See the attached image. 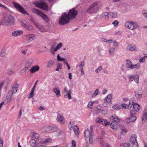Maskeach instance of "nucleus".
<instances>
[{
  "label": "nucleus",
  "instance_id": "nucleus-1",
  "mask_svg": "<svg viewBox=\"0 0 147 147\" xmlns=\"http://www.w3.org/2000/svg\"><path fill=\"white\" fill-rule=\"evenodd\" d=\"M14 18L13 16L11 15H8L5 16L0 23L1 25H13L14 23Z\"/></svg>",
  "mask_w": 147,
  "mask_h": 147
},
{
  "label": "nucleus",
  "instance_id": "nucleus-2",
  "mask_svg": "<svg viewBox=\"0 0 147 147\" xmlns=\"http://www.w3.org/2000/svg\"><path fill=\"white\" fill-rule=\"evenodd\" d=\"M70 20V19L67 16V14L66 13H64L59 18V24L63 25L69 23Z\"/></svg>",
  "mask_w": 147,
  "mask_h": 147
},
{
  "label": "nucleus",
  "instance_id": "nucleus-3",
  "mask_svg": "<svg viewBox=\"0 0 147 147\" xmlns=\"http://www.w3.org/2000/svg\"><path fill=\"white\" fill-rule=\"evenodd\" d=\"M137 136L135 134L132 135L131 136L129 142L130 147H139L137 141Z\"/></svg>",
  "mask_w": 147,
  "mask_h": 147
},
{
  "label": "nucleus",
  "instance_id": "nucleus-4",
  "mask_svg": "<svg viewBox=\"0 0 147 147\" xmlns=\"http://www.w3.org/2000/svg\"><path fill=\"white\" fill-rule=\"evenodd\" d=\"M136 113L135 111L133 110H131L130 112V117L126 119L125 121L127 123H129L135 121L136 119Z\"/></svg>",
  "mask_w": 147,
  "mask_h": 147
},
{
  "label": "nucleus",
  "instance_id": "nucleus-5",
  "mask_svg": "<svg viewBox=\"0 0 147 147\" xmlns=\"http://www.w3.org/2000/svg\"><path fill=\"white\" fill-rule=\"evenodd\" d=\"M111 117L113 121L111 123L110 126L113 129H115L117 128L116 123L119 122L120 121V120L118 117L115 115L112 116Z\"/></svg>",
  "mask_w": 147,
  "mask_h": 147
},
{
  "label": "nucleus",
  "instance_id": "nucleus-6",
  "mask_svg": "<svg viewBox=\"0 0 147 147\" xmlns=\"http://www.w3.org/2000/svg\"><path fill=\"white\" fill-rule=\"evenodd\" d=\"M97 5V2L93 3L87 9V12L89 13H92L96 12L98 9V7L96 6Z\"/></svg>",
  "mask_w": 147,
  "mask_h": 147
},
{
  "label": "nucleus",
  "instance_id": "nucleus-7",
  "mask_svg": "<svg viewBox=\"0 0 147 147\" xmlns=\"http://www.w3.org/2000/svg\"><path fill=\"white\" fill-rule=\"evenodd\" d=\"M125 26L129 29L134 30L138 27V24L136 22L128 21L125 23Z\"/></svg>",
  "mask_w": 147,
  "mask_h": 147
},
{
  "label": "nucleus",
  "instance_id": "nucleus-8",
  "mask_svg": "<svg viewBox=\"0 0 147 147\" xmlns=\"http://www.w3.org/2000/svg\"><path fill=\"white\" fill-rule=\"evenodd\" d=\"M78 13V11L76 10L75 8H73L69 10L67 16L70 20H73L75 18Z\"/></svg>",
  "mask_w": 147,
  "mask_h": 147
},
{
  "label": "nucleus",
  "instance_id": "nucleus-9",
  "mask_svg": "<svg viewBox=\"0 0 147 147\" xmlns=\"http://www.w3.org/2000/svg\"><path fill=\"white\" fill-rule=\"evenodd\" d=\"M20 23L22 26L28 30H32L33 29L32 26L24 19L21 20Z\"/></svg>",
  "mask_w": 147,
  "mask_h": 147
},
{
  "label": "nucleus",
  "instance_id": "nucleus-10",
  "mask_svg": "<svg viewBox=\"0 0 147 147\" xmlns=\"http://www.w3.org/2000/svg\"><path fill=\"white\" fill-rule=\"evenodd\" d=\"M13 4L15 7L20 12L24 14H28L26 11L19 4L13 2Z\"/></svg>",
  "mask_w": 147,
  "mask_h": 147
},
{
  "label": "nucleus",
  "instance_id": "nucleus-11",
  "mask_svg": "<svg viewBox=\"0 0 147 147\" xmlns=\"http://www.w3.org/2000/svg\"><path fill=\"white\" fill-rule=\"evenodd\" d=\"M34 4L36 7L46 10V3L45 2H43L42 1H41L39 2H34Z\"/></svg>",
  "mask_w": 147,
  "mask_h": 147
},
{
  "label": "nucleus",
  "instance_id": "nucleus-12",
  "mask_svg": "<svg viewBox=\"0 0 147 147\" xmlns=\"http://www.w3.org/2000/svg\"><path fill=\"white\" fill-rule=\"evenodd\" d=\"M32 10V12L37 14L38 15L43 18L45 20H46V15L42 12H41L39 10L36 8H33Z\"/></svg>",
  "mask_w": 147,
  "mask_h": 147
},
{
  "label": "nucleus",
  "instance_id": "nucleus-13",
  "mask_svg": "<svg viewBox=\"0 0 147 147\" xmlns=\"http://www.w3.org/2000/svg\"><path fill=\"white\" fill-rule=\"evenodd\" d=\"M35 37V35L32 34L26 35L25 36V39L28 42H30L33 40Z\"/></svg>",
  "mask_w": 147,
  "mask_h": 147
},
{
  "label": "nucleus",
  "instance_id": "nucleus-14",
  "mask_svg": "<svg viewBox=\"0 0 147 147\" xmlns=\"http://www.w3.org/2000/svg\"><path fill=\"white\" fill-rule=\"evenodd\" d=\"M67 88L66 87L64 89V91L67 94L65 95L64 96V98H68L69 99H70L71 98V90H69L68 92H67Z\"/></svg>",
  "mask_w": 147,
  "mask_h": 147
},
{
  "label": "nucleus",
  "instance_id": "nucleus-15",
  "mask_svg": "<svg viewBox=\"0 0 147 147\" xmlns=\"http://www.w3.org/2000/svg\"><path fill=\"white\" fill-rule=\"evenodd\" d=\"M57 119L58 121L62 124H64L65 121L62 114H58L57 115Z\"/></svg>",
  "mask_w": 147,
  "mask_h": 147
},
{
  "label": "nucleus",
  "instance_id": "nucleus-16",
  "mask_svg": "<svg viewBox=\"0 0 147 147\" xmlns=\"http://www.w3.org/2000/svg\"><path fill=\"white\" fill-rule=\"evenodd\" d=\"M40 67L38 65H35L32 66L29 71L31 73H34L38 71Z\"/></svg>",
  "mask_w": 147,
  "mask_h": 147
},
{
  "label": "nucleus",
  "instance_id": "nucleus-17",
  "mask_svg": "<svg viewBox=\"0 0 147 147\" xmlns=\"http://www.w3.org/2000/svg\"><path fill=\"white\" fill-rule=\"evenodd\" d=\"M102 107L98 105L96 106L94 113L95 115H97L100 113L101 110L102 109Z\"/></svg>",
  "mask_w": 147,
  "mask_h": 147
},
{
  "label": "nucleus",
  "instance_id": "nucleus-18",
  "mask_svg": "<svg viewBox=\"0 0 147 147\" xmlns=\"http://www.w3.org/2000/svg\"><path fill=\"white\" fill-rule=\"evenodd\" d=\"M23 31L22 30H18L15 31L12 33V35L13 36H16L20 35L23 34Z\"/></svg>",
  "mask_w": 147,
  "mask_h": 147
},
{
  "label": "nucleus",
  "instance_id": "nucleus-19",
  "mask_svg": "<svg viewBox=\"0 0 147 147\" xmlns=\"http://www.w3.org/2000/svg\"><path fill=\"white\" fill-rule=\"evenodd\" d=\"M112 97V95L109 94L105 98L104 100V102L105 103H110L111 102V99Z\"/></svg>",
  "mask_w": 147,
  "mask_h": 147
},
{
  "label": "nucleus",
  "instance_id": "nucleus-20",
  "mask_svg": "<svg viewBox=\"0 0 147 147\" xmlns=\"http://www.w3.org/2000/svg\"><path fill=\"white\" fill-rule=\"evenodd\" d=\"M32 62L33 61L32 59H29L26 62L25 66L29 69L32 65Z\"/></svg>",
  "mask_w": 147,
  "mask_h": 147
},
{
  "label": "nucleus",
  "instance_id": "nucleus-21",
  "mask_svg": "<svg viewBox=\"0 0 147 147\" xmlns=\"http://www.w3.org/2000/svg\"><path fill=\"white\" fill-rule=\"evenodd\" d=\"M92 135H94V133H92L91 134V131L88 129L84 131V135L86 137H89V136Z\"/></svg>",
  "mask_w": 147,
  "mask_h": 147
},
{
  "label": "nucleus",
  "instance_id": "nucleus-22",
  "mask_svg": "<svg viewBox=\"0 0 147 147\" xmlns=\"http://www.w3.org/2000/svg\"><path fill=\"white\" fill-rule=\"evenodd\" d=\"M53 91L57 96H61L59 88H54L53 89Z\"/></svg>",
  "mask_w": 147,
  "mask_h": 147
},
{
  "label": "nucleus",
  "instance_id": "nucleus-23",
  "mask_svg": "<svg viewBox=\"0 0 147 147\" xmlns=\"http://www.w3.org/2000/svg\"><path fill=\"white\" fill-rule=\"evenodd\" d=\"M12 98V96H11V95H8L6 96V98L4 101L5 103V105L11 101Z\"/></svg>",
  "mask_w": 147,
  "mask_h": 147
},
{
  "label": "nucleus",
  "instance_id": "nucleus-24",
  "mask_svg": "<svg viewBox=\"0 0 147 147\" xmlns=\"http://www.w3.org/2000/svg\"><path fill=\"white\" fill-rule=\"evenodd\" d=\"M134 110L136 111H138L140 109V107L138 104L135 103L133 106Z\"/></svg>",
  "mask_w": 147,
  "mask_h": 147
},
{
  "label": "nucleus",
  "instance_id": "nucleus-25",
  "mask_svg": "<svg viewBox=\"0 0 147 147\" xmlns=\"http://www.w3.org/2000/svg\"><path fill=\"white\" fill-rule=\"evenodd\" d=\"M126 61L127 62L126 64V67L127 68H131V66L132 65L131 61L127 59H126Z\"/></svg>",
  "mask_w": 147,
  "mask_h": 147
},
{
  "label": "nucleus",
  "instance_id": "nucleus-26",
  "mask_svg": "<svg viewBox=\"0 0 147 147\" xmlns=\"http://www.w3.org/2000/svg\"><path fill=\"white\" fill-rule=\"evenodd\" d=\"M18 85L16 84L14 86L12 87L11 90L13 92V93H16L18 89Z\"/></svg>",
  "mask_w": 147,
  "mask_h": 147
},
{
  "label": "nucleus",
  "instance_id": "nucleus-27",
  "mask_svg": "<svg viewBox=\"0 0 147 147\" xmlns=\"http://www.w3.org/2000/svg\"><path fill=\"white\" fill-rule=\"evenodd\" d=\"M109 13L110 15L112 16V18H115L118 16L117 13L116 12H111Z\"/></svg>",
  "mask_w": 147,
  "mask_h": 147
},
{
  "label": "nucleus",
  "instance_id": "nucleus-28",
  "mask_svg": "<svg viewBox=\"0 0 147 147\" xmlns=\"http://www.w3.org/2000/svg\"><path fill=\"white\" fill-rule=\"evenodd\" d=\"M31 137L33 138L37 139L39 138V135L37 133H32Z\"/></svg>",
  "mask_w": 147,
  "mask_h": 147
},
{
  "label": "nucleus",
  "instance_id": "nucleus-29",
  "mask_svg": "<svg viewBox=\"0 0 147 147\" xmlns=\"http://www.w3.org/2000/svg\"><path fill=\"white\" fill-rule=\"evenodd\" d=\"M73 130L75 134H79V129L78 127L76 125H74L73 127Z\"/></svg>",
  "mask_w": 147,
  "mask_h": 147
},
{
  "label": "nucleus",
  "instance_id": "nucleus-30",
  "mask_svg": "<svg viewBox=\"0 0 147 147\" xmlns=\"http://www.w3.org/2000/svg\"><path fill=\"white\" fill-rule=\"evenodd\" d=\"M102 15L103 18L108 19L109 18L110 13H109L108 12H105L102 13Z\"/></svg>",
  "mask_w": 147,
  "mask_h": 147
},
{
  "label": "nucleus",
  "instance_id": "nucleus-31",
  "mask_svg": "<svg viewBox=\"0 0 147 147\" xmlns=\"http://www.w3.org/2000/svg\"><path fill=\"white\" fill-rule=\"evenodd\" d=\"M129 48L128 49L129 50L131 51H134L136 49V47L134 45H128Z\"/></svg>",
  "mask_w": 147,
  "mask_h": 147
},
{
  "label": "nucleus",
  "instance_id": "nucleus-32",
  "mask_svg": "<svg viewBox=\"0 0 147 147\" xmlns=\"http://www.w3.org/2000/svg\"><path fill=\"white\" fill-rule=\"evenodd\" d=\"M130 69H138L140 68V65L139 64L135 65H132Z\"/></svg>",
  "mask_w": 147,
  "mask_h": 147
},
{
  "label": "nucleus",
  "instance_id": "nucleus-33",
  "mask_svg": "<svg viewBox=\"0 0 147 147\" xmlns=\"http://www.w3.org/2000/svg\"><path fill=\"white\" fill-rule=\"evenodd\" d=\"M99 94V90L98 89H97L95 90L93 94L92 95V98H93L95 97L97 95Z\"/></svg>",
  "mask_w": 147,
  "mask_h": 147
},
{
  "label": "nucleus",
  "instance_id": "nucleus-34",
  "mask_svg": "<svg viewBox=\"0 0 147 147\" xmlns=\"http://www.w3.org/2000/svg\"><path fill=\"white\" fill-rule=\"evenodd\" d=\"M101 123H102L103 125H104L105 126H106L108 125H109L110 123L107 122L106 120L102 119V120Z\"/></svg>",
  "mask_w": 147,
  "mask_h": 147
},
{
  "label": "nucleus",
  "instance_id": "nucleus-35",
  "mask_svg": "<svg viewBox=\"0 0 147 147\" xmlns=\"http://www.w3.org/2000/svg\"><path fill=\"white\" fill-rule=\"evenodd\" d=\"M112 108L115 110H118L121 109V106L118 105H116L112 106Z\"/></svg>",
  "mask_w": 147,
  "mask_h": 147
},
{
  "label": "nucleus",
  "instance_id": "nucleus-36",
  "mask_svg": "<svg viewBox=\"0 0 147 147\" xmlns=\"http://www.w3.org/2000/svg\"><path fill=\"white\" fill-rule=\"evenodd\" d=\"M135 96L137 98H140L142 97V95L141 93H139L138 92H135Z\"/></svg>",
  "mask_w": 147,
  "mask_h": 147
},
{
  "label": "nucleus",
  "instance_id": "nucleus-37",
  "mask_svg": "<svg viewBox=\"0 0 147 147\" xmlns=\"http://www.w3.org/2000/svg\"><path fill=\"white\" fill-rule=\"evenodd\" d=\"M28 69V68L25 66L21 70L20 73L21 74H25L26 73L28 72L27 71Z\"/></svg>",
  "mask_w": 147,
  "mask_h": 147
},
{
  "label": "nucleus",
  "instance_id": "nucleus-38",
  "mask_svg": "<svg viewBox=\"0 0 147 147\" xmlns=\"http://www.w3.org/2000/svg\"><path fill=\"white\" fill-rule=\"evenodd\" d=\"M62 45L63 44L61 42L59 43L55 48V51H57L58 49H59L61 47H62Z\"/></svg>",
  "mask_w": 147,
  "mask_h": 147
},
{
  "label": "nucleus",
  "instance_id": "nucleus-39",
  "mask_svg": "<svg viewBox=\"0 0 147 147\" xmlns=\"http://www.w3.org/2000/svg\"><path fill=\"white\" fill-rule=\"evenodd\" d=\"M147 57V56H144L141 57L139 59V62L140 63H143L145 61V58Z\"/></svg>",
  "mask_w": 147,
  "mask_h": 147
},
{
  "label": "nucleus",
  "instance_id": "nucleus-40",
  "mask_svg": "<svg viewBox=\"0 0 147 147\" xmlns=\"http://www.w3.org/2000/svg\"><path fill=\"white\" fill-rule=\"evenodd\" d=\"M143 117L142 118V121H143L144 119L145 120L147 121V113L144 112L143 114Z\"/></svg>",
  "mask_w": 147,
  "mask_h": 147
},
{
  "label": "nucleus",
  "instance_id": "nucleus-41",
  "mask_svg": "<svg viewBox=\"0 0 147 147\" xmlns=\"http://www.w3.org/2000/svg\"><path fill=\"white\" fill-rule=\"evenodd\" d=\"M107 113V110L106 108H104L102 107V109L101 110V113L103 115L106 114Z\"/></svg>",
  "mask_w": 147,
  "mask_h": 147
},
{
  "label": "nucleus",
  "instance_id": "nucleus-42",
  "mask_svg": "<svg viewBox=\"0 0 147 147\" xmlns=\"http://www.w3.org/2000/svg\"><path fill=\"white\" fill-rule=\"evenodd\" d=\"M54 63V62L53 61H49L48 62V67H51L53 65Z\"/></svg>",
  "mask_w": 147,
  "mask_h": 147
},
{
  "label": "nucleus",
  "instance_id": "nucleus-43",
  "mask_svg": "<svg viewBox=\"0 0 147 147\" xmlns=\"http://www.w3.org/2000/svg\"><path fill=\"white\" fill-rule=\"evenodd\" d=\"M134 80L135 82L137 83H138L139 76L138 75H136L135 76H134Z\"/></svg>",
  "mask_w": 147,
  "mask_h": 147
},
{
  "label": "nucleus",
  "instance_id": "nucleus-44",
  "mask_svg": "<svg viewBox=\"0 0 147 147\" xmlns=\"http://www.w3.org/2000/svg\"><path fill=\"white\" fill-rule=\"evenodd\" d=\"M102 69V66H100L98 68L96 69L95 70V72L96 73H99L100 72L101 70Z\"/></svg>",
  "mask_w": 147,
  "mask_h": 147
},
{
  "label": "nucleus",
  "instance_id": "nucleus-45",
  "mask_svg": "<svg viewBox=\"0 0 147 147\" xmlns=\"http://www.w3.org/2000/svg\"><path fill=\"white\" fill-rule=\"evenodd\" d=\"M94 135H91L89 137V142L90 144H92V143L93 141V137Z\"/></svg>",
  "mask_w": 147,
  "mask_h": 147
},
{
  "label": "nucleus",
  "instance_id": "nucleus-46",
  "mask_svg": "<svg viewBox=\"0 0 147 147\" xmlns=\"http://www.w3.org/2000/svg\"><path fill=\"white\" fill-rule=\"evenodd\" d=\"M57 61H65V59L61 57L59 54H58L57 55Z\"/></svg>",
  "mask_w": 147,
  "mask_h": 147
},
{
  "label": "nucleus",
  "instance_id": "nucleus-47",
  "mask_svg": "<svg viewBox=\"0 0 147 147\" xmlns=\"http://www.w3.org/2000/svg\"><path fill=\"white\" fill-rule=\"evenodd\" d=\"M115 49L114 48H111L109 50V53L110 55L113 54V53L115 52Z\"/></svg>",
  "mask_w": 147,
  "mask_h": 147
},
{
  "label": "nucleus",
  "instance_id": "nucleus-48",
  "mask_svg": "<svg viewBox=\"0 0 147 147\" xmlns=\"http://www.w3.org/2000/svg\"><path fill=\"white\" fill-rule=\"evenodd\" d=\"M54 127H53L50 126H47V132L52 131Z\"/></svg>",
  "mask_w": 147,
  "mask_h": 147
},
{
  "label": "nucleus",
  "instance_id": "nucleus-49",
  "mask_svg": "<svg viewBox=\"0 0 147 147\" xmlns=\"http://www.w3.org/2000/svg\"><path fill=\"white\" fill-rule=\"evenodd\" d=\"M30 142L32 146H35L36 144V141L34 139H32Z\"/></svg>",
  "mask_w": 147,
  "mask_h": 147
},
{
  "label": "nucleus",
  "instance_id": "nucleus-50",
  "mask_svg": "<svg viewBox=\"0 0 147 147\" xmlns=\"http://www.w3.org/2000/svg\"><path fill=\"white\" fill-rule=\"evenodd\" d=\"M61 65H62L60 63H59L58 64L57 67L56 69H55L56 71H59V69H61Z\"/></svg>",
  "mask_w": 147,
  "mask_h": 147
},
{
  "label": "nucleus",
  "instance_id": "nucleus-51",
  "mask_svg": "<svg viewBox=\"0 0 147 147\" xmlns=\"http://www.w3.org/2000/svg\"><path fill=\"white\" fill-rule=\"evenodd\" d=\"M127 132V130L126 129L124 128V129H123L121 132V134L123 135H125V133Z\"/></svg>",
  "mask_w": 147,
  "mask_h": 147
},
{
  "label": "nucleus",
  "instance_id": "nucleus-52",
  "mask_svg": "<svg viewBox=\"0 0 147 147\" xmlns=\"http://www.w3.org/2000/svg\"><path fill=\"white\" fill-rule=\"evenodd\" d=\"M120 106H121V109H126L127 107L128 106L127 105L125 104H122L121 105H120Z\"/></svg>",
  "mask_w": 147,
  "mask_h": 147
},
{
  "label": "nucleus",
  "instance_id": "nucleus-53",
  "mask_svg": "<svg viewBox=\"0 0 147 147\" xmlns=\"http://www.w3.org/2000/svg\"><path fill=\"white\" fill-rule=\"evenodd\" d=\"M94 102H89L88 105V107L90 108H92Z\"/></svg>",
  "mask_w": 147,
  "mask_h": 147
},
{
  "label": "nucleus",
  "instance_id": "nucleus-54",
  "mask_svg": "<svg viewBox=\"0 0 147 147\" xmlns=\"http://www.w3.org/2000/svg\"><path fill=\"white\" fill-rule=\"evenodd\" d=\"M68 127L70 130H71L73 127V124H72L71 121L69 122V124L68 125Z\"/></svg>",
  "mask_w": 147,
  "mask_h": 147
},
{
  "label": "nucleus",
  "instance_id": "nucleus-55",
  "mask_svg": "<svg viewBox=\"0 0 147 147\" xmlns=\"http://www.w3.org/2000/svg\"><path fill=\"white\" fill-rule=\"evenodd\" d=\"M5 53L4 50H1L0 53V56L1 57H4L5 56Z\"/></svg>",
  "mask_w": 147,
  "mask_h": 147
},
{
  "label": "nucleus",
  "instance_id": "nucleus-56",
  "mask_svg": "<svg viewBox=\"0 0 147 147\" xmlns=\"http://www.w3.org/2000/svg\"><path fill=\"white\" fill-rule=\"evenodd\" d=\"M102 119H100L99 117L97 118L96 119V122L98 123H101Z\"/></svg>",
  "mask_w": 147,
  "mask_h": 147
},
{
  "label": "nucleus",
  "instance_id": "nucleus-57",
  "mask_svg": "<svg viewBox=\"0 0 147 147\" xmlns=\"http://www.w3.org/2000/svg\"><path fill=\"white\" fill-rule=\"evenodd\" d=\"M52 142V139L50 138H47V143H51Z\"/></svg>",
  "mask_w": 147,
  "mask_h": 147
},
{
  "label": "nucleus",
  "instance_id": "nucleus-58",
  "mask_svg": "<svg viewBox=\"0 0 147 147\" xmlns=\"http://www.w3.org/2000/svg\"><path fill=\"white\" fill-rule=\"evenodd\" d=\"M55 48L53 49H50V52L51 53V54L53 55H54L55 54V52H56L57 51H55Z\"/></svg>",
  "mask_w": 147,
  "mask_h": 147
},
{
  "label": "nucleus",
  "instance_id": "nucleus-59",
  "mask_svg": "<svg viewBox=\"0 0 147 147\" xmlns=\"http://www.w3.org/2000/svg\"><path fill=\"white\" fill-rule=\"evenodd\" d=\"M34 90H31V92L30 94H29L28 98H31L34 95Z\"/></svg>",
  "mask_w": 147,
  "mask_h": 147
},
{
  "label": "nucleus",
  "instance_id": "nucleus-60",
  "mask_svg": "<svg viewBox=\"0 0 147 147\" xmlns=\"http://www.w3.org/2000/svg\"><path fill=\"white\" fill-rule=\"evenodd\" d=\"M72 146L71 147H76V142L74 140H72Z\"/></svg>",
  "mask_w": 147,
  "mask_h": 147
},
{
  "label": "nucleus",
  "instance_id": "nucleus-61",
  "mask_svg": "<svg viewBox=\"0 0 147 147\" xmlns=\"http://www.w3.org/2000/svg\"><path fill=\"white\" fill-rule=\"evenodd\" d=\"M8 93L9 94V95H11V96H12V95L14 93H13V91L11 90H9Z\"/></svg>",
  "mask_w": 147,
  "mask_h": 147
},
{
  "label": "nucleus",
  "instance_id": "nucleus-62",
  "mask_svg": "<svg viewBox=\"0 0 147 147\" xmlns=\"http://www.w3.org/2000/svg\"><path fill=\"white\" fill-rule=\"evenodd\" d=\"M122 147H129V145H128L127 143H124L122 144Z\"/></svg>",
  "mask_w": 147,
  "mask_h": 147
},
{
  "label": "nucleus",
  "instance_id": "nucleus-63",
  "mask_svg": "<svg viewBox=\"0 0 147 147\" xmlns=\"http://www.w3.org/2000/svg\"><path fill=\"white\" fill-rule=\"evenodd\" d=\"M40 31L42 32H44L46 31V30L43 26H41L40 28Z\"/></svg>",
  "mask_w": 147,
  "mask_h": 147
},
{
  "label": "nucleus",
  "instance_id": "nucleus-64",
  "mask_svg": "<svg viewBox=\"0 0 147 147\" xmlns=\"http://www.w3.org/2000/svg\"><path fill=\"white\" fill-rule=\"evenodd\" d=\"M84 65V62L83 61H81L80 63L79 67L80 68H83Z\"/></svg>",
  "mask_w": 147,
  "mask_h": 147
}]
</instances>
